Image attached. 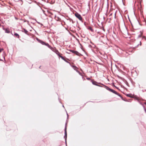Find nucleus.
I'll return each mask as SVG.
<instances>
[{
    "instance_id": "f257e3e1",
    "label": "nucleus",
    "mask_w": 146,
    "mask_h": 146,
    "mask_svg": "<svg viewBox=\"0 0 146 146\" xmlns=\"http://www.w3.org/2000/svg\"><path fill=\"white\" fill-rule=\"evenodd\" d=\"M105 88H106L107 90H108L110 91V92L118 95V96H119L120 97H121V95L119 94L118 93H117V92H116L115 91L113 90H112V89H110V88L109 87H107V86H105Z\"/></svg>"
},
{
    "instance_id": "f03ea898",
    "label": "nucleus",
    "mask_w": 146,
    "mask_h": 146,
    "mask_svg": "<svg viewBox=\"0 0 146 146\" xmlns=\"http://www.w3.org/2000/svg\"><path fill=\"white\" fill-rule=\"evenodd\" d=\"M75 16L78 18L80 20L82 21V17L81 15L77 13H76L75 14Z\"/></svg>"
},
{
    "instance_id": "7ed1b4c3",
    "label": "nucleus",
    "mask_w": 146,
    "mask_h": 146,
    "mask_svg": "<svg viewBox=\"0 0 146 146\" xmlns=\"http://www.w3.org/2000/svg\"><path fill=\"white\" fill-rule=\"evenodd\" d=\"M121 31L123 34L124 35L127 34L128 33L125 27L122 30H121Z\"/></svg>"
},
{
    "instance_id": "20e7f679",
    "label": "nucleus",
    "mask_w": 146,
    "mask_h": 146,
    "mask_svg": "<svg viewBox=\"0 0 146 146\" xmlns=\"http://www.w3.org/2000/svg\"><path fill=\"white\" fill-rule=\"evenodd\" d=\"M3 29L5 31V32L7 33H9L10 32L9 29L8 28L5 29L3 28Z\"/></svg>"
},
{
    "instance_id": "39448f33",
    "label": "nucleus",
    "mask_w": 146,
    "mask_h": 146,
    "mask_svg": "<svg viewBox=\"0 0 146 146\" xmlns=\"http://www.w3.org/2000/svg\"><path fill=\"white\" fill-rule=\"evenodd\" d=\"M44 45L47 46L50 49H51L52 48V47L48 43H45Z\"/></svg>"
},
{
    "instance_id": "423d86ee",
    "label": "nucleus",
    "mask_w": 146,
    "mask_h": 146,
    "mask_svg": "<svg viewBox=\"0 0 146 146\" xmlns=\"http://www.w3.org/2000/svg\"><path fill=\"white\" fill-rule=\"evenodd\" d=\"M65 136L66 137L65 139H66V137H67V132H66V127L65 130Z\"/></svg>"
},
{
    "instance_id": "0eeeda50",
    "label": "nucleus",
    "mask_w": 146,
    "mask_h": 146,
    "mask_svg": "<svg viewBox=\"0 0 146 146\" xmlns=\"http://www.w3.org/2000/svg\"><path fill=\"white\" fill-rule=\"evenodd\" d=\"M70 51L72 52V53H74L76 54H77V53H78V52L77 51H74L73 50H70Z\"/></svg>"
},
{
    "instance_id": "6e6552de",
    "label": "nucleus",
    "mask_w": 146,
    "mask_h": 146,
    "mask_svg": "<svg viewBox=\"0 0 146 146\" xmlns=\"http://www.w3.org/2000/svg\"><path fill=\"white\" fill-rule=\"evenodd\" d=\"M56 53L59 57L61 56V55L62 54H60L58 51H56Z\"/></svg>"
},
{
    "instance_id": "1a4fd4ad",
    "label": "nucleus",
    "mask_w": 146,
    "mask_h": 146,
    "mask_svg": "<svg viewBox=\"0 0 146 146\" xmlns=\"http://www.w3.org/2000/svg\"><path fill=\"white\" fill-rule=\"evenodd\" d=\"M88 29L90 30L92 32H93V29L90 27H88Z\"/></svg>"
},
{
    "instance_id": "9d476101",
    "label": "nucleus",
    "mask_w": 146,
    "mask_h": 146,
    "mask_svg": "<svg viewBox=\"0 0 146 146\" xmlns=\"http://www.w3.org/2000/svg\"><path fill=\"white\" fill-rule=\"evenodd\" d=\"M72 67L73 68V69L76 70H78V68L76 67V66H72Z\"/></svg>"
},
{
    "instance_id": "9b49d317",
    "label": "nucleus",
    "mask_w": 146,
    "mask_h": 146,
    "mask_svg": "<svg viewBox=\"0 0 146 146\" xmlns=\"http://www.w3.org/2000/svg\"><path fill=\"white\" fill-rule=\"evenodd\" d=\"M14 36H15L16 37H18V38H19V35L17 33H15L14 34Z\"/></svg>"
},
{
    "instance_id": "f8f14e48",
    "label": "nucleus",
    "mask_w": 146,
    "mask_h": 146,
    "mask_svg": "<svg viewBox=\"0 0 146 146\" xmlns=\"http://www.w3.org/2000/svg\"><path fill=\"white\" fill-rule=\"evenodd\" d=\"M92 83L94 85H97V82L95 81H93L92 82Z\"/></svg>"
},
{
    "instance_id": "ddd939ff",
    "label": "nucleus",
    "mask_w": 146,
    "mask_h": 146,
    "mask_svg": "<svg viewBox=\"0 0 146 146\" xmlns=\"http://www.w3.org/2000/svg\"><path fill=\"white\" fill-rule=\"evenodd\" d=\"M24 32L26 34H27L28 33V31L25 29L24 30Z\"/></svg>"
},
{
    "instance_id": "4468645a",
    "label": "nucleus",
    "mask_w": 146,
    "mask_h": 146,
    "mask_svg": "<svg viewBox=\"0 0 146 146\" xmlns=\"http://www.w3.org/2000/svg\"><path fill=\"white\" fill-rule=\"evenodd\" d=\"M60 58H61L62 59H63V60H65V59H64V57H63V56H60Z\"/></svg>"
},
{
    "instance_id": "2eb2a0df",
    "label": "nucleus",
    "mask_w": 146,
    "mask_h": 146,
    "mask_svg": "<svg viewBox=\"0 0 146 146\" xmlns=\"http://www.w3.org/2000/svg\"><path fill=\"white\" fill-rule=\"evenodd\" d=\"M41 43L43 44V45H45V42H43V41H41Z\"/></svg>"
},
{
    "instance_id": "dca6fc26",
    "label": "nucleus",
    "mask_w": 146,
    "mask_h": 146,
    "mask_svg": "<svg viewBox=\"0 0 146 146\" xmlns=\"http://www.w3.org/2000/svg\"><path fill=\"white\" fill-rule=\"evenodd\" d=\"M3 48H1L0 49V53L3 50Z\"/></svg>"
},
{
    "instance_id": "f3484780",
    "label": "nucleus",
    "mask_w": 146,
    "mask_h": 146,
    "mask_svg": "<svg viewBox=\"0 0 146 146\" xmlns=\"http://www.w3.org/2000/svg\"><path fill=\"white\" fill-rule=\"evenodd\" d=\"M112 15V13H111L109 15V17H110Z\"/></svg>"
},
{
    "instance_id": "a211bd4d",
    "label": "nucleus",
    "mask_w": 146,
    "mask_h": 146,
    "mask_svg": "<svg viewBox=\"0 0 146 146\" xmlns=\"http://www.w3.org/2000/svg\"><path fill=\"white\" fill-rule=\"evenodd\" d=\"M129 95H130L129 94H127V96H129V97H130Z\"/></svg>"
}]
</instances>
